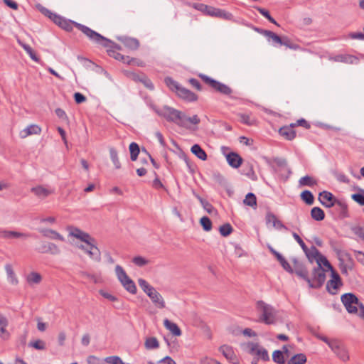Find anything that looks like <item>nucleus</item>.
<instances>
[{"label": "nucleus", "instance_id": "37", "mask_svg": "<svg viewBox=\"0 0 364 364\" xmlns=\"http://www.w3.org/2000/svg\"><path fill=\"white\" fill-rule=\"evenodd\" d=\"M307 360L306 356L304 353H298L291 357L287 362V364H304Z\"/></svg>", "mask_w": 364, "mask_h": 364}, {"label": "nucleus", "instance_id": "56", "mask_svg": "<svg viewBox=\"0 0 364 364\" xmlns=\"http://www.w3.org/2000/svg\"><path fill=\"white\" fill-rule=\"evenodd\" d=\"M351 198L361 206H364V193L360 192L351 195Z\"/></svg>", "mask_w": 364, "mask_h": 364}, {"label": "nucleus", "instance_id": "1", "mask_svg": "<svg viewBox=\"0 0 364 364\" xmlns=\"http://www.w3.org/2000/svg\"><path fill=\"white\" fill-rule=\"evenodd\" d=\"M150 106L158 115L164 117L168 122H173L179 127L185 126L183 122L185 114L183 112L167 105L164 106L161 109H158L154 105Z\"/></svg>", "mask_w": 364, "mask_h": 364}, {"label": "nucleus", "instance_id": "9", "mask_svg": "<svg viewBox=\"0 0 364 364\" xmlns=\"http://www.w3.org/2000/svg\"><path fill=\"white\" fill-rule=\"evenodd\" d=\"M248 352L253 355H257V358L262 360L263 361H269V356L267 350L260 346L258 343H250L247 346Z\"/></svg>", "mask_w": 364, "mask_h": 364}, {"label": "nucleus", "instance_id": "54", "mask_svg": "<svg viewBox=\"0 0 364 364\" xmlns=\"http://www.w3.org/2000/svg\"><path fill=\"white\" fill-rule=\"evenodd\" d=\"M200 223L203 230L206 232L212 229V222L208 217L204 216L200 218Z\"/></svg>", "mask_w": 364, "mask_h": 364}, {"label": "nucleus", "instance_id": "47", "mask_svg": "<svg viewBox=\"0 0 364 364\" xmlns=\"http://www.w3.org/2000/svg\"><path fill=\"white\" fill-rule=\"evenodd\" d=\"M27 282L29 284H39L41 282L42 277L40 274L37 272H31L27 276Z\"/></svg>", "mask_w": 364, "mask_h": 364}, {"label": "nucleus", "instance_id": "33", "mask_svg": "<svg viewBox=\"0 0 364 364\" xmlns=\"http://www.w3.org/2000/svg\"><path fill=\"white\" fill-rule=\"evenodd\" d=\"M139 286L144 291V293L149 296L155 288L151 286L145 279L140 278L138 279Z\"/></svg>", "mask_w": 364, "mask_h": 364}, {"label": "nucleus", "instance_id": "12", "mask_svg": "<svg viewBox=\"0 0 364 364\" xmlns=\"http://www.w3.org/2000/svg\"><path fill=\"white\" fill-rule=\"evenodd\" d=\"M219 351L223 355L232 363H237L238 358L234 352L232 347L228 345H223L220 347Z\"/></svg>", "mask_w": 364, "mask_h": 364}, {"label": "nucleus", "instance_id": "16", "mask_svg": "<svg viewBox=\"0 0 364 364\" xmlns=\"http://www.w3.org/2000/svg\"><path fill=\"white\" fill-rule=\"evenodd\" d=\"M117 39L121 41L124 46L131 49L136 50L139 47V41L136 38H130L127 36H119Z\"/></svg>", "mask_w": 364, "mask_h": 364}, {"label": "nucleus", "instance_id": "15", "mask_svg": "<svg viewBox=\"0 0 364 364\" xmlns=\"http://www.w3.org/2000/svg\"><path fill=\"white\" fill-rule=\"evenodd\" d=\"M176 94L179 97L188 102H194L198 100V96L196 94L182 86Z\"/></svg>", "mask_w": 364, "mask_h": 364}, {"label": "nucleus", "instance_id": "39", "mask_svg": "<svg viewBox=\"0 0 364 364\" xmlns=\"http://www.w3.org/2000/svg\"><path fill=\"white\" fill-rule=\"evenodd\" d=\"M164 82L166 85V86L172 91L176 92V93L178 92L179 89L181 88V85L178 83V82L175 81L172 77H166L164 79Z\"/></svg>", "mask_w": 364, "mask_h": 364}, {"label": "nucleus", "instance_id": "21", "mask_svg": "<svg viewBox=\"0 0 364 364\" xmlns=\"http://www.w3.org/2000/svg\"><path fill=\"white\" fill-rule=\"evenodd\" d=\"M153 304L159 309H164L166 306L165 301L162 296L155 289L149 296Z\"/></svg>", "mask_w": 364, "mask_h": 364}, {"label": "nucleus", "instance_id": "48", "mask_svg": "<svg viewBox=\"0 0 364 364\" xmlns=\"http://www.w3.org/2000/svg\"><path fill=\"white\" fill-rule=\"evenodd\" d=\"M316 262L317 263V266L322 267V265H323L327 269H331L332 265L331 264L329 261L327 259V258L324 255H323L321 252H320L319 255L318 256V257L316 258Z\"/></svg>", "mask_w": 364, "mask_h": 364}, {"label": "nucleus", "instance_id": "2", "mask_svg": "<svg viewBox=\"0 0 364 364\" xmlns=\"http://www.w3.org/2000/svg\"><path fill=\"white\" fill-rule=\"evenodd\" d=\"M256 307L261 315L259 321L267 325L274 324L276 322V311L274 308L260 300L256 304Z\"/></svg>", "mask_w": 364, "mask_h": 364}, {"label": "nucleus", "instance_id": "22", "mask_svg": "<svg viewBox=\"0 0 364 364\" xmlns=\"http://www.w3.org/2000/svg\"><path fill=\"white\" fill-rule=\"evenodd\" d=\"M41 129L36 124H31L20 132L21 138H26L31 134H39Z\"/></svg>", "mask_w": 364, "mask_h": 364}, {"label": "nucleus", "instance_id": "34", "mask_svg": "<svg viewBox=\"0 0 364 364\" xmlns=\"http://www.w3.org/2000/svg\"><path fill=\"white\" fill-rule=\"evenodd\" d=\"M304 252L311 263H313L314 261H316V258L320 254V252L316 249L315 246H311L310 249L308 248V250Z\"/></svg>", "mask_w": 364, "mask_h": 364}, {"label": "nucleus", "instance_id": "53", "mask_svg": "<svg viewBox=\"0 0 364 364\" xmlns=\"http://www.w3.org/2000/svg\"><path fill=\"white\" fill-rule=\"evenodd\" d=\"M132 262L137 267H142L149 263V261L141 256L133 257Z\"/></svg>", "mask_w": 364, "mask_h": 364}, {"label": "nucleus", "instance_id": "13", "mask_svg": "<svg viewBox=\"0 0 364 364\" xmlns=\"http://www.w3.org/2000/svg\"><path fill=\"white\" fill-rule=\"evenodd\" d=\"M54 23L67 31H72L76 23V22L65 19L60 16H54Z\"/></svg>", "mask_w": 364, "mask_h": 364}, {"label": "nucleus", "instance_id": "3", "mask_svg": "<svg viewBox=\"0 0 364 364\" xmlns=\"http://www.w3.org/2000/svg\"><path fill=\"white\" fill-rule=\"evenodd\" d=\"M67 230L68 231L69 236L75 237L80 242H85L87 247H90V248H85L83 245H79L76 244L77 247L85 250V252L88 255H91V237L90 235L73 226H68L67 228Z\"/></svg>", "mask_w": 364, "mask_h": 364}, {"label": "nucleus", "instance_id": "28", "mask_svg": "<svg viewBox=\"0 0 364 364\" xmlns=\"http://www.w3.org/2000/svg\"><path fill=\"white\" fill-rule=\"evenodd\" d=\"M5 270L7 274L8 281L13 285H16L18 280L13 270L12 266L10 264L5 265Z\"/></svg>", "mask_w": 364, "mask_h": 364}, {"label": "nucleus", "instance_id": "35", "mask_svg": "<svg viewBox=\"0 0 364 364\" xmlns=\"http://www.w3.org/2000/svg\"><path fill=\"white\" fill-rule=\"evenodd\" d=\"M194 196L196 197V198L200 201L201 205L203 208L209 213L211 214L213 212H216L214 207L210 204L208 200L203 199L201 198L199 195L193 193Z\"/></svg>", "mask_w": 364, "mask_h": 364}, {"label": "nucleus", "instance_id": "42", "mask_svg": "<svg viewBox=\"0 0 364 364\" xmlns=\"http://www.w3.org/2000/svg\"><path fill=\"white\" fill-rule=\"evenodd\" d=\"M144 346L145 348L148 350L156 349L159 347V343L156 338L149 337L146 339Z\"/></svg>", "mask_w": 364, "mask_h": 364}, {"label": "nucleus", "instance_id": "44", "mask_svg": "<svg viewBox=\"0 0 364 364\" xmlns=\"http://www.w3.org/2000/svg\"><path fill=\"white\" fill-rule=\"evenodd\" d=\"M272 360L277 364H284L285 358L284 356L283 351L280 350H276L272 353Z\"/></svg>", "mask_w": 364, "mask_h": 364}, {"label": "nucleus", "instance_id": "64", "mask_svg": "<svg viewBox=\"0 0 364 364\" xmlns=\"http://www.w3.org/2000/svg\"><path fill=\"white\" fill-rule=\"evenodd\" d=\"M292 236L295 239V240L299 243V245L301 246L302 250L304 252H306V250H308V247L304 242V241L300 237V236L297 233H296L294 232H292Z\"/></svg>", "mask_w": 364, "mask_h": 364}, {"label": "nucleus", "instance_id": "29", "mask_svg": "<svg viewBox=\"0 0 364 364\" xmlns=\"http://www.w3.org/2000/svg\"><path fill=\"white\" fill-rule=\"evenodd\" d=\"M270 219H273V226L277 229L288 230V228L282 223V221L278 220L274 214L268 213L266 216L267 223H270Z\"/></svg>", "mask_w": 364, "mask_h": 364}, {"label": "nucleus", "instance_id": "51", "mask_svg": "<svg viewBox=\"0 0 364 364\" xmlns=\"http://www.w3.org/2000/svg\"><path fill=\"white\" fill-rule=\"evenodd\" d=\"M232 230L233 229L231 225L229 223H225L221 225L219 228L220 233L223 237H227L230 235L232 233Z\"/></svg>", "mask_w": 364, "mask_h": 364}, {"label": "nucleus", "instance_id": "52", "mask_svg": "<svg viewBox=\"0 0 364 364\" xmlns=\"http://www.w3.org/2000/svg\"><path fill=\"white\" fill-rule=\"evenodd\" d=\"M140 82H141L147 89L153 90L154 89V84L151 80L144 73H141Z\"/></svg>", "mask_w": 364, "mask_h": 364}, {"label": "nucleus", "instance_id": "30", "mask_svg": "<svg viewBox=\"0 0 364 364\" xmlns=\"http://www.w3.org/2000/svg\"><path fill=\"white\" fill-rule=\"evenodd\" d=\"M191 152L196 155L198 159L205 161L207 159V154L205 151L200 147V145L196 144L192 146L191 149Z\"/></svg>", "mask_w": 364, "mask_h": 364}, {"label": "nucleus", "instance_id": "24", "mask_svg": "<svg viewBox=\"0 0 364 364\" xmlns=\"http://www.w3.org/2000/svg\"><path fill=\"white\" fill-rule=\"evenodd\" d=\"M164 325L166 329L172 333L173 336H180L181 335V331L178 325L173 322H171L168 318L164 319Z\"/></svg>", "mask_w": 364, "mask_h": 364}, {"label": "nucleus", "instance_id": "8", "mask_svg": "<svg viewBox=\"0 0 364 364\" xmlns=\"http://www.w3.org/2000/svg\"><path fill=\"white\" fill-rule=\"evenodd\" d=\"M92 42L102 46L105 48H109V49H113L114 50H120L121 46L111 40L102 36L97 32L92 30Z\"/></svg>", "mask_w": 364, "mask_h": 364}, {"label": "nucleus", "instance_id": "14", "mask_svg": "<svg viewBox=\"0 0 364 364\" xmlns=\"http://www.w3.org/2000/svg\"><path fill=\"white\" fill-rule=\"evenodd\" d=\"M294 126L291 123L289 126H284L279 129V134L287 140H292L296 137Z\"/></svg>", "mask_w": 364, "mask_h": 364}, {"label": "nucleus", "instance_id": "23", "mask_svg": "<svg viewBox=\"0 0 364 364\" xmlns=\"http://www.w3.org/2000/svg\"><path fill=\"white\" fill-rule=\"evenodd\" d=\"M31 192L33 193L37 197L40 198H45L48 197L53 191L48 188H46L42 186H38L33 187L31 189Z\"/></svg>", "mask_w": 364, "mask_h": 364}, {"label": "nucleus", "instance_id": "61", "mask_svg": "<svg viewBox=\"0 0 364 364\" xmlns=\"http://www.w3.org/2000/svg\"><path fill=\"white\" fill-rule=\"evenodd\" d=\"M245 175L253 181L257 180V176L254 171L253 166L252 164H248L247 165Z\"/></svg>", "mask_w": 364, "mask_h": 364}, {"label": "nucleus", "instance_id": "41", "mask_svg": "<svg viewBox=\"0 0 364 364\" xmlns=\"http://www.w3.org/2000/svg\"><path fill=\"white\" fill-rule=\"evenodd\" d=\"M245 205L255 208L257 206V198L252 193H248L243 200Z\"/></svg>", "mask_w": 364, "mask_h": 364}, {"label": "nucleus", "instance_id": "7", "mask_svg": "<svg viewBox=\"0 0 364 364\" xmlns=\"http://www.w3.org/2000/svg\"><path fill=\"white\" fill-rule=\"evenodd\" d=\"M341 299L348 313L355 314L358 312L357 306L360 301L355 294L346 293L341 296Z\"/></svg>", "mask_w": 364, "mask_h": 364}, {"label": "nucleus", "instance_id": "4", "mask_svg": "<svg viewBox=\"0 0 364 364\" xmlns=\"http://www.w3.org/2000/svg\"><path fill=\"white\" fill-rule=\"evenodd\" d=\"M198 77L214 91L224 95L231 96L233 91L228 85L202 73L199 74Z\"/></svg>", "mask_w": 364, "mask_h": 364}, {"label": "nucleus", "instance_id": "20", "mask_svg": "<svg viewBox=\"0 0 364 364\" xmlns=\"http://www.w3.org/2000/svg\"><path fill=\"white\" fill-rule=\"evenodd\" d=\"M333 352L343 362H346L349 360L348 352L341 342L337 346H334Z\"/></svg>", "mask_w": 364, "mask_h": 364}, {"label": "nucleus", "instance_id": "57", "mask_svg": "<svg viewBox=\"0 0 364 364\" xmlns=\"http://www.w3.org/2000/svg\"><path fill=\"white\" fill-rule=\"evenodd\" d=\"M336 205H337L339 208L340 213L343 215V217L348 216V205L345 202L338 200Z\"/></svg>", "mask_w": 364, "mask_h": 364}, {"label": "nucleus", "instance_id": "5", "mask_svg": "<svg viewBox=\"0 0 364 364\" xmlns=\"http://www.w3.org/2000/svg\"><path fill=\"white\" fill-rule=\"evenodd\" d=\"M326 277V269L321 266H316L313 269L311 277L308 276L306 282L309 287L319 289L324 284Z\"/></svg>", "mask_w": 364, "mask_h": 364}, {"label": "nucleus", "instance_id": "60", "mask_svg": "<svg viewBox=\"0 0 364 364\" xmlns=\"http://www.w3.org/2000/svg\"><path fill=\"white\" fill-rule=\"evenodd\" d=\"M352 232L364 241V227L354 226L351 228Z\"/></svg>", "mask_w": 364, "mask_h": 364}, {"label": "nucleus", "instance_id": "45", "mask_svg": "<svg viewBox=\"0 0 364 364\" xmlns=\"http://www.w3.org/2000/svg\"><path fill=\"white\" fill-rule=\"evenodd\" d=\"M43 235L50 239L64 241V237L60 234L51 229L43 231Z\"/></svg>", "mask_w": 364, "mask_h": 364}, {"label": "nucleus", "instance_id": "25", "mask_svg": "<svg viewBox=\"0 0 364 364\" xmlns=\"http://www.w3.org/2000/svg\"><path fill=\"white\" fill-rule=\"evenodd\" d=\"M42 253H50L52 255H58L60 252L59 247L52 242H48L41 246L40 250Z\"/></svg>", "mask_w": 364, "mask_h": 364}, {"label": "nucleus", "instance_id": "32", "mask_svg": "<svg viewBox=\"0 0 364 364\" xmlns=\"http://www.w3.org/2000/svg\"><path fill=\"white\" fill-rule=\"evenodd\" d=\"M299 184L300 186H309L313 187L317 185V181L310 176H305L301 177L299 181Z\"/></svg>", "mask_w": 364, "mask_h": 364}, {"label": "nucleus", "instance_id": "55", "mask_svg": "<svg viewBox=\"0 0 364 364\" xmlns=\"http://www.w3.org/2000/svg\"><path fill=\"white\" fill-rule=\"evenodd\" d=\"M216 17L225 19V20H232L233 18V15L226 11L225 10L218 9L217 11Z\"/></svg>", "mask_w": 364, "mask_h": 364}, {"label": "nucleus", "instance_id": "62", "mask_svg": "<svg viewBox=\"0 0 364 364\" xmlns=\"http://www.w3.org/2000/svg\"><path fill=\"white\" fill-rule=\"evenodd\" d=\"M282 265V267L289 273H294V269L291 267V265L289 264V262L286 260V259L282 257L281 259L278 260Z\"/></svg>", "mask_w": 364, "mask_h": 364}, {"label": "nucleus", "instance_id": "59", "mask_svg": "<svg viewBox=\"0 0 364 364\" xmlns=\"http://www.w3.org/2000/svg\"><path fill=\"white\" fill-rule=\"evenodd\" d=\"M29 346L33 347L37 350L46 349V343L42 340H36L29 343Z\"/></svg>", "mask_w": 364, "mask_h": 364}, {"label": "nucleus", "instance_id": "19", "mask_svg": "<svg viewBox=\"0 0 364 364\" xmlns=\"http://www.w3.org/2000/svg\"><path fill=\"white\" fill-rule=\"evenodd\" d=\"M28 234L22 233L16 231L6 230L0 228V237L4 239L27 237Z\"/></svg>", "mask_w": 364, "mask_h": 364}, {"label": "nucleus", "instance_id": "11", "mask_svg": "<svg viewBox=\"0 0 364 364\" xmlns=\"http://www.w3.org/2000/svg\"><path fill=\"white\" fill-rule=\"evenodd\" d=\"M292 262L294 264V272L298 277L306 281V279H308L309 273L305 265L302 262H299L296 258H293Z\"/></svg>", "mask_w": 364, "mask_h": 364}, {"label": "nucleus", "instance_id": "10", "mask_svg": "<svg viewBox=\"0 0 364 364\" xmlns=\"http://www.w3.org/2000/svg\"><path fill=\"white\" fill-rule=\"evenodd\" d=\"M338 200L331 192L327 191H323L318 195V200L321 205L328 208L335 206Z\"/></svg>", "mask_w": 364, "mask_h": 364}, {"label": "nucleus", "instance_id": "58", "mask_svg": "<svg viewBox=\"0 0 364 364\" xmlns=\"http://www.w3.org/2000/svg\"><path fill=\"white\" fill-rule=\"evenodd\" d=\"M22 47L26 50V52L29 55L30 58L36 62L38 61V58L36 54V53L33 51V50L31 48V47L27 44H22Z\"/></svg>", "mask_w": 364, "mask_h": 364}, {"label": "nucleus", "instance_id": "50", "mask_svg": "<svg viewBox=\"0 0 364 364\" xmlns=\"http://www.w3.org/2000/svg\"><path fill=\"white\" fill-rule=\"evenodd\" d=\"M200 120L198 115L195 114L193 117H186L185 114L183 122L185 124V126H181L182 127L185 128H189L188 125V122L193 124H198L200 123Z\"/></svg>", "mask_w": 364, "mask_h": 364}, {"label": "nucleus", "instance_id": "26", "mask_svg": "<svg viewBox=\"0 0 364 364\" xmlns=\"http://www.w3.org/2000/svg\"><path fill=\"white\" fill-rule=\"evenodd\" d=\"M336 60L339 62L348 64H358L359 59L358 57L353 55H338L336 56Z\"/></svg>", "mask_w": 364, "mask_h": 364}, {"label": "nucleus", "instance_id": "46", "mask_svg": "<svg viewBox=\"0 0 364 364\" xmlns=\"http://www.w3.org/2000/svg\"><path fill=\"white\" fill-rule=\"evenodd\" d=\"M268 41L272 40V45L276 46L277 45H281L282 36H279L273 31H269L268 35L267 36Z\"/></svg>", "mask_w": 364, "mask_h": 364}, {"label": "nucleus", "instance_id": "49", "mask_svg": "<svg viewBox=\"0 0 364 364\" xmlns=\"http://www.w3.org/2000/svg\"><path fill=\"white\" fill-rule=\"evenodd\" d=\"M255 9L258 11V12L262 14L263 16H264L267 19H268V21L278 26H279V25L277 23V22L274 20V18H273L269 12L264 9V8H262V7H259V6H256Z\"/></svg>", "mask_w": 364, "mask_h": 364}, {"label": "nucleus", "instance_id": "17", "mask_svg": "<svg viewBox=\"0 0 364 364\" xmlns=\"http://www.w3.org/2000/svg\"><path fill=\"white\" fill-rule=\"evenodd\" d=\"M8 325L7 318L0 314V338L3 340H8L10 337V333L6 329Z\"/></svg>", "mask_w": 364, "mask_h": 364}, {"label": "nucleus", "instance_id": "63", "mask_svg": "<svg viewBox=\"0 0 364 364\" xmlns=\"http://www.w3.org/2000/svg\"><path fill=\"white\" fill-rule=\"evenodd\" d=\"M121 358L117 355L109 356L104 359V361L108 364H121Z\"/></svg>", "mask_w": 364, "mask_h": 364}, {"label": "nucleus", "instance_id": "36", "mask_svg": "<svg viewBox=\"0 0 364 364\" xmlns=\"http://www.w3.org/2000/svg\"><path fill=\"white\" fill-rule=\"evenodd\" d=\"M109 156H110L111 161L113 163L115 168L116 169L121 168V163H120L119 157H118L117 151L114 147H110L109 149Z\"/></svg>", "mask_w": 364, "mask_h": 364}, {"label": "nucleus", "instance_id": "31", "mask_svg": "<svg viewBox=\"0 0 364 364\" xmlns=\"http://www.w3.org/2000/svg\"><path fill=\"white\" fill-rule=\"evenodd\" d=\"M311 216L316 221H321L325 218V213L321 208L314 207L311 210Z\"/></svg>", "mask_w": 364, "mask_h": 364}, {"label": "nucleus", "instance_id": "40", "mask_svg": "<svg viewBox=\"0 0 364 364\" xmlns=\"http://www.w3.org/2000/svg\"><path fill=\"white\" fill-rule=\"evenodd\" d=\"M301 200L307 205H312L314 202V197L310 191L305 190L301 192Z\"/></svg>", "mask_w": 364, "mask_h": 364}, {"label": "nucleus", "instance_id": "27", "mask_svg": "<svg viewBox=\"0 0 364 364\" xmlns=\"http://www.w3.org/2000/svg\"><path fill=\"white\" fill-rule=\"evenodd\" d=\"M343 285L342 282H337L335 280H328L326 283V290L327 291L332 295H335L337 294L338 289Z\"/></svg>", "mask_w": 364, "mask_h": 364}, {"label": "nucleus", "instance_id": "38", "mask_svg": "<svg viewBox=\"0 0 364 364\" xmlns=\"http://www.w3.org/2000/svg\"><path fill=\"white\" fill-rule=\"evenodd\" d=\"M130 152V159L132 161H135L140 153V148L136 142H132L129 146Z\"/></svg>", "mask_w": 364, "mask_h": 364}, {"label": "nucleus", "instance_id": "18", "mask_svg": "<svg viewBox=\"0 0 364 364\" xmlns=\"http://www.w3.org/2000/svg\"><path fill=\"white\" fill-rule=\"evenodd\" d=\"M228 164L232 168H238L242 163V157L235 152H230L226 156Z\"/></svg>", "mask_w": 364, "mask_h": 364}, {"label": "nucleus", "instance_id": "43", "mask_svg": "<svg viewBox=\"0 0 364 364\" xmlns=\"http://www.w3.org/2000/svg\"><path fill=\"white\" fill-rule=\"evenodd\" d=\"M280 46H284L287 48H290L291 50H296L300 48L298 44L294 43L291 41V39L287 36H282V43H281Z\"/></svg>", "mask_w": 364, "mask_h": 364}, {"label": "nucleus", "instance_id": "6", "mask_svg": "<svg viewBox=\"0 0 364 364\" xmlns=\"http://www.w3.org/2000/svg\"><path fill=\"white\" fill-rule=\"evenodd\" d=\"M115 274L123 287L129 293L135 294L137 291L134 281L129 277L124 269L120 266L115 267Z\"/></svg>", "mask_w": 364, "mask_h": 364}]
</instances>
